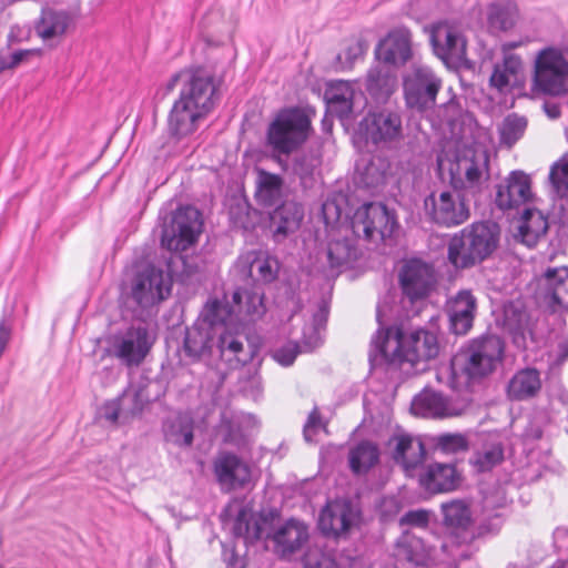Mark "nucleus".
Returning <instances> with one entry per match:
<instances>
[{"instance_id": "1", "label": "nucleus", "mask_w": 568, "mask_h": 568, "mask_svg": "<svg viewBox=\"0 0 568 568\" xmlns=\"http://www.w3.org/2000/svg\"><path fill=\"white\" fill-rule=\"evenodd\" d=\"M178 85H181L180 94L169 112L168 131L180 141L193 135L214 109L219 82L211 69L192 65L172 74L166 91L172 92Z\"/></svg>"}, {"instance_id": "2", "label": "nucleus", "mask_w": 568, "mask_h": 568, "mask_svg": "<svg viewBox=\"0 0 568 568\" xmlns=\"http://www.w3.org/2000/svg\"><path fill=\"white\" fill-rule=\"evenodd\" d=\"M498 241L499 230L496 224L473 223L450 237L447 258L455 268L473 267L493 254Z\"/></svg>"}, {"instance_id": "3", "label": "nucleus", "mask_w": 568, "mask_h": 568, "mask_svg": "<svg viewBox=\"0 0 568 568\" xmlns=\"http://www.w3.org/2000/svg\"><path fill=\"white\" fill-rule=\"evenodd\" d=\"M371 345L376 355H438L440 349L435 332L417 328L405 334L402 324L381 326Z\"/></svg>"}, {"instance_id": "4", "label": "nucleus", "mask_w": 568, "mask_h": 568, "mask_svg": "<svg viewBox=\"0 0 568 568\" xmlns=\"http://www.w3.org/2000/svg\"><path fill=\"white\" fill-rule=\"evenodd\" d=\"M311 129V119L303 109L298 106L284 108L267 125L265 144L280 163L281 155L292 154L307 141Z\"/></svg>"}, {"instance_id": "5", "label": "nucleus", "mask_w": 568, "mask_h": 568, "mask_svg": "<svg viewBox=\"0 0 568 568\" xmlns=\"http://www.w3.org/2000/svg\"><path fill=\"white\" fill-rule=\"evenodd\" d=\"M503 357H444L435 369L439 384L454 390H468L488 377Z\"/></svg>"}, {"instance_id": "6", "label": "nucleus", "mask_w": 568, "mask_h": 568, "mask_svg": "<svg viewBox=\"0 0 568 568\" xmlns=\"http://www.w3.org/2000/svg\"><path fill=\"white\" fill-rule=\"evenodd\" d=\"M448 173L455 191L477 193L489 176V156L484 150L464 148L449 162Z\"/></svg>"}, {"instance_id": "7", "label": "nucleus", "mask_w": 568, "mask_h": 568, "mask_svg": "<svg viewBox=\"0 0 568 568\" xmlns=\"http://www.w3.org/2000/svg\"><path fill=\"white\" fill-rule=\"evenodd\" d=\"M535 88L549 95H561L568 91V60L558 48L540 50L534 65Z\"/></svg>"}, {"instance_id": "8", "label": "nucleus", "mask_w": 568, "mask_h": 568, "mask_svg": "<svg viewBox=\"0 0 568 568\" xmlns=\"http://www.w3.org/2000/svg\"><path fill=\"white\" fill-rule=\"evenodd\" d=\"M203 230L202 214L192 206L179 209L162 231L161 245L170 252H184L195 245Z\"/></svg>"}, {"instance_id": "9", "label": "nucleus", "mask_w": 568, "mask_h": 568, "mask_svg": "<svg viewBox=\"0 0 568 568\" xmlns=\"http://www.w3.org/2000/svg\"><path fill=\"white\" fill-rule=\"evenodd\" d=\"M424 209L433 223L444 227L458 226L470 216L465 199L453 191L432 192L424 200Z\"/></svg>"}, {"instance_id": "10", "label": "nucleus", "mask_w": 568, "mask_h": 568, "mask_svg": "<svg viewBox=\"0 0 568 568\" xmlns=\"http://www.w3.org/2000/svg\"><path fill=\"white\" fill-rule=\"evenodd\" d=\"M171 287V278L161 268L146 264L135 273L131 295L141 307H150L168 298Z\"/></svg>"}, {"instance_id": "11", "label": "nucleus", "mask_w": 568, "mask_h": 568, "mask_svg": "<svg viewBox=\"0 0 568 568\" xmlns=\"http://www.w3.org/2000/svg\"><path fill=\"white\" fill-rule=\"evenodd\" d=\"M397 225L396 217L383 203H367L356 210L352 227L366 240L390 237Z\"/></svg>"}, {"instance_id": "12", "label": "nucleus", "mask_w": 568, "mask_h": 568, "mask_svg": "<svg viewBox=\"0 0 568 568\" xmlns=\"http://www.w3.org/2000/svg\"><path fill=\"white\" fill-rule=\"evenodd\" d=\"M398 282L405 297L413 304L426 298L436 284L432 265L418 258L405 262L398 274Z\"/></svg>"}, {"instance_id": "13", "label": "nucleus", "mask_w": 568, "mask_h": 568, "mask_svg": "<svg viewBox=\"0 0 568 568\" xmlns=\"http://www.w3.org/2000/svg\"><path fill=\"white\" fill-rule=\"evenodd\" d=\"M442 82L427 68H415L404 80L406 103L423 111L433 108Z\"/></svg>"}, {"instance_id": "14", "label": "nucleus", "mask_w": 568, "mask_h": 568, "mask_svg": "<svg viewBox=\"0 0 568 568\" xmlns=\"http://www.w3.org/2000/svg\"><path fill=\"white\" fill-rule=\"evenodd\" d=\"M537 300L552 313L568 311V267L548 268L538 280Z\"/></svg>"}, {"instance_id": "15", "label": "nucleus", "mask_w": 568, "mask_h": 568, "mask_svg": "<svg viewBox=\"0 0 568 568\" xmlns=\"http://www.w3.org/2000/svg\"><path fill=\"white\" fill-rule=\"evenodd\" d=\"M429 36L435 54L443 61H460L466 57V40L457 24L438 21L430 27Z\"/></svg>"}, {"instance_id": "16", "label": "nucleus", "mask_w": 568, "mask_h": 568, "mask_svg": "<svg viewBox=\"0 0 568 568\" xmlns=\"http://www.w3.org/2000/svg\"><path fill=\"white\" fill-rule=\"evenodd\" d=\"M367 138L376 145H389L403 139V123L398 112L381 110L369 112L365 119Z\"/></svg>"}, {"instance_id": "17", "label": "nucleus", "mask_w": 568, "mask_h": 568, "mask_svg": "<svg viewBox=\"0 0 568 568\" xmlns=\"http://www.w3.org/2000/svg\"><path fill=\"white\" fill-rule=\"evenodd\" d=\"M467 406V399L453 400L440 393L425 389L414 397L412 410L423 417L445 418L462 415Z\"/></svg>"}, {"instance_id": "18", "label": "nucleus", "mask_w": 568, "mask_h": 568, "mask_svg": "<svg viewBox=\"0 0 568 568\" xmlns=\"http://www.w3.org/2000/svg\"><path fill=\"white\" fill-rule=\"evenodd\" d=\"M216 481L227 490L244 488L251 481V467L237 455L220 452L213 460Z\"/></svg>"}, {"instance_id": "19", "label": "nucleus", "mask_w": 568, "mask_h": 568, "mask_svg": "<svg viewBox=\"0 0 568 568\" xmlns=\"http://www.w3.org/2000/svg\"><path fill=\"white\" fill-rule=\"evenodd\" d=\"M358 518V511L352 501L336 499L327 503L318 518V527L325 536L346 535Z\"/></svg>"}, {"instance_id": "20", "label": "nucleus", "mask_w": 568, "mask_h": 568, "mask_svg": "<svg viewBox=\"0 0 568 568\" xmlns=\"http://www.w3.org/2000/svg\"><path fill=\"white\" fill-rule=\"evenodd\" d=\"M532 199L531 178L523 171H513L497 187L496 205L500 210H511L531 202Z\"/></svg>"}, {"instance_id": "21", "label": "nucleus", "mask_w": 568, "mask_h": 568, "mask_svg": "<svg viewBox=\"0 0 568 568\" xmlns=\"http://www.w3.org/2000/svg\"><path fill=\"white\" fill-rule=\"evenodd\" d=\"M376 58L389 65H403L412 58V32L406 27L392 29L377 44Z\"/></svg>"}, {"instance_id": "22", "label": "nucleus", "mask_w": 568, "mask_h": 568, "mask_svg": "<svg viewBox=\"0 0 568 568\" xmlns=\"http://www.w3.org/2000/svg\"><path fill=\"white\" fill-rule=\"evenodd\" d=\"M101 341L115 347L118 355H148L156 336L144 324L131 325L120 335H108Z\"/></svg>"}, {"instance_id": "23", "label": "nucleus", "mask_w": 568, "mask_h": 568, "mask_svg": "<svg viewBox=\"0 0 568 568\" xmlns=\"http://www.w3.org/2000/svg\"><path fill=\"white\" fill-rule=\"evenodd\" d=\"M388 445L394 446L392 453L394 462L399 464L406 473L414 470L425 459L426 450L423 442L409 434H394Z\"/></svg>"}, {"instance_id": "24", "label": "nucleus", "mask_w": 568, "mask_h": 568, "mask_svg": "<svg viewBox=\"0 0 568 568\" xmlns=\"http://www.w3.org/2000/svg\"><path fill=\"white\" fill-rule=\"evenodd\" d=\"M477 301L470 291H459L447 304L450 328L456 335H465L473 326Z\"/></svg>"}, {"instance_id": "25", "label": "nucleus", "mask_w": 568, "mask_h": 568, "mask_svg": "<svg viewBox=\"0 0 568 568\" xmlns=\"http://www.w3.org/2000/svg\"><path fill=\"white\" fill-rule=\"evenodd\" d=\"M445 525L455 528L457 531L454 539L458 544H469L476 535L468 530L471 524V513L469 507L462 500H453L442 505Z\"/></svg>"}, {"instance_id": "26", "label": "nucleus", "mask_w": 568, "mask_h": 568, "mask_svg": "<svg viewBox=\"0 0 568 568\" xmlns=\"http://www.w3.org/2000/svg\"><path fill=\"white\" fill-rule=\"evenodd\" d=\"M458 481L459 475L453 464H430L419 476L420 485L433 494L454 490L458 486Z\"/></svg>"}, {"instance_id": "27", "label": "nucleus", "mask_w": 568, "mask_h": 568, "mask_svg": "<svg viewBox=\"0 0 568 568\" xmlns=\"http://www.w3.org/2000/svg\"><path fill=\"white\" fill-rule=\"evenodd\" d=\"M308 538L307 527L294 519L287 520L272 536L274 550L282 557L290 556L301 549Z\"/></svg>"}, {"instance_id": "28", "label": "nucleus", "mask_w": 568, "mask_h": 568, "mask_svg": "<svg viewBox=\"0 0 568 568\" xmlns=\"http://www.w3.org/2000/svg\"><path fill=\"white\" fill-rule=\"evenodd\" d=\"M541 385L539 371L531 367L519 369L507 384V397L515 402L535 398L540 393Z\"/></svg>"}, {"instance_id": "29", "label": "nucleus", "mask_w": 568, "mask_h": 568, "mask_svg": "<svg viewBox=\"0 0 568 568\" xmlns=\"http://www.w3.org/2000/svg\"><path fill=\"white\" fill-rule=\"evenodd\" d=\"M165 442L180 448H189L194 440V420L184 413L166 417L162 424Z\"/></svg>"}, {"instance_id": "30", "label": "nucleus", "mask_w": 568, "mask_h": 568, "mask_svg": "<svg viewBox=\"0 0 568 568\" xmlns=\"http://www.w3.org/2000/svg\"><path fill=\"white\" fill-rule=\"evenodd\" d=\"M354 95L353 83L344 80L331 81L325 90L328 110L341 120L348 118L353 112Z\"/></svg>"}, {"instance_id": "31", "label": "nucleus", "mask_w": 568, "mask_h": 568, "mask_svg": "<svg viewBox=\"0 0 568 568\" xmlns=\"http://www.w3.org/2000/svg\"><path fill=\"white\" fill-rule=\"evenodd\" d=\"M71 19L63 11L44 9L34 26L36 34L44 42H60L67 33Z\"/></svg>"}, {"instance_id": "32", "label": "nucleus", "mask_w": 568, "mask_h": 568, "mask_svg": "<svg viewBox=\"0 0 568 568\" xmlns=\"http://www.w3.org/2000/svg\"><path fill=\"white\" fill-rule=\"evenodd\" d=\"M255 200L264 207L274 206L282 197L284 180L281 175L256 168Z\"/></svg>"}, {"instance_id": "33", "label": "nucleus", "mask_w": 568, "mask_h": 568, "mask_svg": "<svg viewBox=\"0 0 568 568\" xmlns=\"http://www.w3.org/2000/svg\"><path fill=\"white\" fill-rule=\"evenodd\" d=\"M395 557L415 566H424L430 558V549L424 540L412 534H403L395 544Z\"/></svg>"}, {"instance_id": "34", "label": "nucleus", "mask_w": 568, "mask_h": 568, "mask_svg": "<svg viewBox=\"0 0 568 568\" xmlns=\"http://www.w3.org/2000/svg\"><path fill=\"white\" fill-rule=\"evenodd\" d=\"M304 217L303 206L294 201L283 202L271 215L275 235L286 236L300 229Z\"/></svg>"}, {"instance_id": "35", "label": "nucleus", "mask_w": 568, "mask_h": 568, "mask_svg": "<svg viewBox=\"0 0 568 568\" xmlns=\"http://www.w3.org/2000/svg\"><path fill=\"white\" fill-rule=\"evenodd\" d=\"M266 521L263 515L255 517L251 508L242 507L233 524V535L236 538H243L246 542L253 544L262 538L263 525Z\"/></svg>"}, {"instance_id": "36", "label": "nucleus", "mask_w": 568, "mask_h": 568, "mask_svg": "<svg viewBox=\"0 0 568 568\" xmlns=\"http://www.w3.org/2000/svg\"><path fill=\"white\" fill-rule=\"evenodd\" d=\"M548 231L547 217L538 210L526 209L518 227V235L524 244L532 247Z\"/></svg>"}, {"instance_id": "37", "label": "nucleus", "mask_w": 568, "mask_h": 568, "mask_svg": "<svg viewBox=\"0 0 568 568\" xmlns=\"http://www.w3.org/2000/svg\"><path fill=\"white\" fill-rule=\"evenodd\" d=\"M378 446L371 440H362L348 454L349 468L355 475H365L379 463Z\"/></svg>"}, {"instance_id": "38", "label": "nucleus", "mask_w": 568, "mask_h": 568, "mask_svg": "<svg viewBox=\"0 0 568 568\" xmlns=\"http://www.w3.org/2000/svg\"><path fill=\"white\" fill-rule=\"evenodd\" d=\"M396 75L385 67H375L368 71L366 89L377 100H386L395 91Z\"/></svg>"}, {"instance_id": "39", "label": "nucleus", "mask_w": 568, "mask_h": 568, "mask_svg": "<svg viewBox=\"0 0 568 568\" xmlns=\"http://www.w3.org/2000/svg\"><path fill=\"white\" fill-rule=\"evenodd\" d=\"M356 247L346 239L332 240L327 246L328 266L336 274L357 260Z\"/></svg>"}, {"instance_id": "40", "label": "nucleus", "mask_w": 568, "mask_h": 568, "mask_svg": "<svg viewBox=\"0 0 568 568\" xmlns=\"http://www.w3.org/2000/svg\"><path fill=\"white\" fill-rule=\"evenodd\" d=\"M518 16L517 4L514 1L507 0L490 4L487 20L490 29L508 31L515 27Z\"/></svg>"}, {"instance_id": "41", "label": "nucleus", "mask_w": 568, "mask_h": 568, "mask_svg": "<svg viewBox=\"0 0 568 568\" xmlns=\"http://www.w3.org/2000/svg\"><path fill=\"white\" fill-rule=\"evenodd\" d=\"M523 69V61L519 55H505L501 64H496L490 75V85L503 92L511 83L517 81V77Z\"/></svg>"}, {"instance_id": "42", "label": "nucleus", "mask_w": 568, "mask_h": 568, "mask_svg": "<svg viewBox=\"0 0 568 568\" xmlns=\"http://www.w3.org/2000/svg\"><path fill=\"white\" fill-rule=\"evenodd\" d=\"M250 275L261 283H271L277 277L278 262L275 257L263 253H252L246 256Z\"/></svg>"}, {"instance_id": "43", "label": "nucleus", "mask_w": 568, "mask_h": 568, "mask_svg": "<svg viewBox=\"0 0 568 568\" xmlns=\"http://www.w3.org/2000/svg\"><path fill=\"white\" fill-rule=\"evenodd\" d=\"M527 125L528 121L525 116L516 113L508 114L499 126L500 143L508 149L513 148L524 136Z\"/></svg>"}, {"instance_id": "44", "label": "nucleus", "mask_w": 568, "mask_h": 568, "mask_svg": "<svg viewBox=\"0 0 568 568\" xmlns=\"http://www.w3.org/2000/svg\"><path fill=\"white\" fill-rule=\"evenodd\" d=\"M504 459V448L500 443H491L475 452L470 463L480 473L488 471Z\"/></svg>"}, {"instance_id": "45", "label": "nucleus", "mask_w": 568, "mask_h": 568, "mask_svg": "<svg viewBox=\"0 0 568 568\" xmlns=\"http://www.w3.org/2000/svg\"><path fill=\"white\" fill-rule=\"evenodd\" d=\"M243 297L245 298L244 312L247 316L255 320L261 318L265 314L266 307L262 290L255 288L254 291H245L244 293L236 290L232 295V301L234 304L241 305Z\"/></svg>"}, {"instance_id": "46", "label": "nucleus", "mask_w": 568, "mask_h": 568, "mask_svg": "<svg viewBox=\"0 0 568 568\" xmlns=\"http://www.w3.org/2000/svg\"><path fill=\"white\" fill-rule=\"evenodd\" d=\"M304 568H337L334 554L318 545L311 546L304 555Z\"/></svg>"}, {"instance_id": "47", "label": "nucleus", "mask_w": 568, "mask_h": 568, "mask_svg": "<svg viewBox=\"0 0 568 568\" xmlns=\"http://www.w3.org/2000/svg\"><path fill=\"white\" fill-rule=\"evenodd\" d=\"M504 344L496 335H485L473 339L466 355H503Z\"/></svg>"}, {"instance_id": "48", "label": "nucleus", "mask_w": 568, "mask_h": 568, "mask_svg": "<svg viewBox=\"0 0 568 568\" xmlns=\"http://www.w3.org/2000/svg\"><path fill=\"white\" fill-rule=\"evenodd\" d=\"M549 180L558 194L568 195V154H564L551 165Z\"/></svg>"}, {"instance_id": "49", "label": "nucleus", "mask_w": 568, "mask_h": 568, "mask_svg": "<svg viewBox=\"0 0 568 568\" xmlns=\"http://www.w3.org/2000/svg\"><path fill=\"white\" fill-rule=\"evenodd\" d=\"M149 400L143 395L142 389L135 390L132 394L124 393L122 395V405L125 407V409H123V423L139 416L143 412Z\"/></svg>"}, {"instance_id": "50", "label": "nucleus", "mask_w": 568, "mask_h": 568, "mask_svg": "<svg viewBox=\"0 0 568 568\" xmlns=\"http://www.w3.org/2000/svg\"><path fill=\"white\" fill-rule=\"evenodd\" d=\"M231 315L227 304L219 300L209 301L203 310V320L211 326L224 324Z\"/></svg>"}, {"instance_id": "51", "label": "nucleus", "mask_w": 568, "mask_h": 568, "mask_svg": "<svg viewBox=\"0 0 568 568\" xmlns=\"http://www.w3.org/2000/svg\"><path fill=\"white\" fill-rule=\"evenodd\" d=\"M220 429L223 436V443L233 445L235 447H242L245 445V435L239 423L233 419L223 417L221 420Z\"/></svg>"}, {"instance_id": "52", "label": "nucleus", "mask_w": 568, "mask_h": 568, "mask_svg": "<svg viewBox=\"0 0 568 568\" xmlns=\"http://www.w3.org/2000/svg\"><path fill=\"white\" fill-rule=\"evenodd\" d=\"M437 448L444 453H459L468 449V440L462 434H443L437 437Z\"/></svg>"}, {"instance_id": "53", "label": "nucleus", "mask_w": 568, "mask_h": 568, "mask_svg": "<svg viewBox=\"0 0 568 568\" xmlns=\"http://www.w3.org/2000/svg\"><path fill=\"white\" fill-rule=\"evenodd\" d=\"M184 344L187 355H209L212 353L209 339L200 331L187 333Z\"/></svg>"}, {"instance_id": "54", "label": "nucleus", "mask_w": 568, "mask_h": 568, "mask_svg": "<svg viewBox=\"0 0 568 568\" xmlns=\"http://www.w3.org/2000/svg\"><path fill=\"white\" fill-rule=\"evenodd\" d=\"M219 349L221 353H241L243 351V343L239 339L237 336L226 332L221 334L219 338Z\"/></svg>"}, {"instance_id": "55", "label": "nucleus", "mask_w": 568, "mask_h": 568, "mask_svg": "<svg viewBox=\"0 0 568 568\" xmlns=\"http://www.w3.org/2000/svg\"><path fill=\"white\" fill-rule=\"evenodd\" d=\"M367 43L362 38H353L349 40L348 45L344 52L347 62L353 63L356 58L365 54Z\"/></svg>"}, {"instance_id": "56", "label": "nucleus", "mask_w": 568, "mask_h": 568, "mask_svg": "<svg viewBox=\"0 0 568 568\" xmlns=\"http://www.w3.org/2000/svg\"><path fill=\"white\" fill-rule=\"evenodd\" d=\"M123 409H125L124 405H122V396L118 400H112L105 403L102 410L103 417L111 422L116 423L119 418L123 420Z\"/></svg>"}, {"instance_id": "57", "label": "nucleus", "mask_w": 568, "mask_h": 568, "mask_svg": "<svg viewBox=\"0 0 568 568\" xmlns=\"http://www.w3.org/2000/svg\"><path fill=\"white\" fill-rule=\"evenodd\" d=\"M321 424V414L317 407H314L313 410L308 414L307 420L303 428L304 438L307 442L312 440V437L317 433V429Z\"/></svg>"}, {"instance_id": "58", "label": "nucleus", "mask_w": 568, "mask_h": 568, "mask_svg": "<svg viewBox=\"0 0 568 568\" xmlns=\"http://www.w3.org/2000/svg\"><path fill=\"white\" fill-rule=\"evenodd\" d=\"M41 49H27V50H18L11 54V61L8 64L9 69H13L21 64L22 62L29 61L33 57H41Z\"/></svg>"}, {"instance_id": "59", "label": "nucleus", "mask_w": 568, "mask_h": 568, "mask_svg": "<svg viewBox=\"0 0 568 568\" xmlns=\"http://www.w3.org/2000/svg\"><path fill=\"white\" fill-rule=\"evenodd\" d=\"M400 523L414 526H426L428 515L424 510H410L400 518Z\"/></svg>"}, {"instance_id": "60", "label": "nucleus", "mask_w": 568, "mask_h": 568, "mask_svg": "<svg viewBox=\"0 0 568 568\" xmlns=\"http://www.w3.org/2000/svg\"><path fill=\"white\" fill-rule=\"evenodd\" d=\"M10 336V329L3 323H0V355L6 351Z\"/></svg>"}, {"instance_id": "61", "label": "nucleus", "mask_w": 568, "mask_h": 568, "mask_svg": "<svg viewBox=\"0 0 568 568\" xmlns=\"http://www.w3.org/2000/svg\"><path fill=\"white\" fill-rule=\"evenodd\" d=\"M525 436L531 440L540 439L542 437V429L539 426L530 424L525 430Z\"/></svg>"}, {"instance_id": "62", "label": "nucleus", "mask_w": 568, "mask_h": 568, "mask_svg": "<svg viewBox=\"0 0 568 568\" xmlns=\"http://www.w3.org/2000/svg\"><path fill=\"white\" fill-rule=\"evenodd\" d=\"M388 365L392 364H398L402 365L403 363L410 362V357H384ZM417 361H412V364H415Z\"/></svg>"}, {"instance_id": "63", "label": "nucleus", "mask_w": 568, "mask_h": 568, "mask_svg": "<svg viewBox=\"0 0 568 568\" xmlns=\"http://www.w3.org/2000/svg\"><path fill=\"white\" fill-rule=\"evenodd\" d=\"M126 366H139L144 357H122Z\"/></svg>"}, {"instance_id": "64", "label": "nucleus", "mask_w": 568, "mask_h": 568, "mask_svg": "<svg viewBox=\"0 0 568 568\" xmlns=\"http://www.w3.org/2000/svg\"><path fill=\"white\" fill-rule=\"evenodd\" d=\"M546 111L551 119H556L560 115V110L557 105L547 106Z\"/></svg>"}]
</instances>
